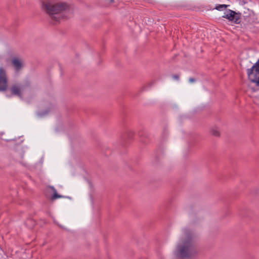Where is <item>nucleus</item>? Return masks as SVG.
<instances>
[{
  "label": "nucleus",
  "instance_id": "nucleus-10",
  "mask_svg": "<svg viewBox=\"0 0 259 259\" xmlns=\"http://www.w3.org/2000/svg\"><path fill=\"white\" fill-rule=\"evenodd\" d=\"M211 133L212 135L215 137L220 136V132L217 129H212L211 130Z\"/></svg>",
  "mask_w": 259,
  "mask_h": 259
},
{
  "label": "nucleus",
  "instance_id": "nucleus-7",
  "mask_svg": "<svg viewBox=\"0 0 259 259\" xmlns=\"http://www.w3.org/2000/svg\"><path fill=\"white\" fill-rule=\"evenodd\" d=\"M12 64L16 71H19L23 67V62L18 58H13L12 60Z\"/></svg>",
  "mask_w": 259,
  "mask_h": 259
},
{
  "label": "nucleus",
  "instance_id": "nucleus-12",
  "mask_svg": "<svg viewBox=\"0 0 259 259\" xmlns=\"http://www.w3.org/2000/svg\"><path fill=\"white\" fill-rule=\"evenodd\" d=\"M190 82H194L195 81V79L193 78H190L189 79Z\"/></svg>",
  "mask_w": 259,
  "mask_h": 259
},
{
  "label": "nucleus",
  "instance_id": "nucleus-11",
  "mask_svg": "<svg viewBox=\"0 0 259 259\" xmlns=\"http://www.w3.org/2000/svg\"><path fill=\"white\" fill-rule=\"evenodd\" d=\"M172 77L175 79H177V80H178L179 78V75H174L172 76Z\"/></svg>",
  "mask_w": 259,
  "mask_h": 259
},
{
  "label": "nucleus",
  "instance_id": "nucleus-8",
  "mask_svg": "<svg viewBox=\"0 0 259 259\" xmlns=\"http://www.w3.org/2000/svg\"><path fill=\"white\" fill-rule=\"evenodd\" d=\"M50 188L53 191V192H54L53 196L51 197V200H54L58 199V198H66V197L64 196L63 195H61L58 194L57 193L56 190L55 189V188L53 186H51Z\"/></svg>",
  "mask_w": 259,
  "mask_h": 259
},
{
  "label": "nucleus",
  "instance_id": "nucleus-2",
  "mask_svg": "<svg viewBox=\"0 0 259 259\" xmlns=\"http://www.w3.org/2000/svg\"><path fill=\"white\" fill-rule=\"evenodd\" d=\"M67 8V6L64 3H54L47 2L43 4V8L45 11L56 21H59L60 14Z\"/></svg>",
  "mask_w": 259,
  "mask_h": 259
},
{
  "label": "nucleus",
  "instance_id": "nucleus-5",
  "mask_svg": "<svg viewBox=\"0 0 259 259\" xmlns=\"http://www.w3.org/2000/svg\"><path fill=\"white\" fill-rule=\"evenodd\" d=\"M8 87V78L6 70L0 67V92L5 91Z\"/></svg>",
  "mask_w": 259,
  "mask_h": 259
},
{
  "label": "nucleus",
  "instance_id": "nucleus-1",
  "mask_svg": "<svg viewBox=\"0 0 259 259\" xmlns=\"http://www.w3.org/2000/svg\"><path fill=\"white\" fill-rule=\"evenodd\" d=\"M196 235L191 230L183 229L182 230L181 240L177 245L176 255L179 258H192L197 252L195 245Z\"/></svg>",
  "mask_w": 259,
  "mask_h": 259
},
{
  "label": "nucleus",
  "instance_id": "nucleus-6",
  "mask_svg": "<svg viewBox=\"0 0 259 259\" xmlns=\"http://www.w3.org/2000/svg\"><path fill=\"white\" fill-rule=\"evenodd\" d=\"M10 90L12 95L21 97L22 87L20 84H15L12 85Z\"/></svg>",
  "mask_w": 259,
  "mask_h": 259
},
{
  "label": "nucleus",
  "instance_id": "nucleus-4",
  "mask_svg": "<svg viewBox=\"0 0 259 259\" xmlns=\"http://www.w3.org/2000/svg\"><path fill=\"white\" fill-rule=\"evenodd\" d=\"M241 13L236 12L234 11L229 9L226 11L223 18L228 19L229 21L233 22L235 24H239L240 23Z\"/></svg>",
  "mask_w": 259,
  "mask_h": 259
},
{
  "label": "nucleus",
  "instance_id": "nucleus-9",
  "mask_svg": "<svg viewBox=\"0 0 259 259\" xmlns=\"http://www.w3.org/2000/svg\"><path fill=\"white\" fill-rule=\"evenodd\" d=\"M229 5H217L215 6V9L220 11H223V10L227 8Z\"/></svg>",
  "mask_w": 259,
  "mask_h": 259
},
{
  "label": "nucleus",
  "instance_id": "nucleus-3",
  "mask_svg": "<svg viewBox=\"0 0 259 259\" xmlns=\"http://www.w3.org/2000/svg\"><path fill=\"white\" fill-rule=\"evenodd\" d=\"M246 72L249 80L259 88V59Z\"/></svg>",
  "mask_w": 259,
  "mask_h": 259
}]
</instances>
